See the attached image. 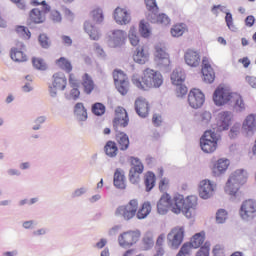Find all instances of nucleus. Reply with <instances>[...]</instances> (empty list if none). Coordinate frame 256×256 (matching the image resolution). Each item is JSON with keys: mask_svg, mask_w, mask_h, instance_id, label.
<instances>
[{"mask_svg": "<svg viewBox=\"0 0 256 256\" xmlns=\"http://www.w3.org/2000/svg\"><path fill=\"white\" fill-rule=\"evenodd\" d=\"M213 101L217 107H223V105H233L234 111L237 113H243L245 110V103L241 95L237 93H231L229 89L219 86L213 93Z\"/></svg>", "mask_w": 256, "mask_h": 256, "instance_id": "1", "label": "nucleus"}, {"mask_svg": "<svg viewBox=\"0 0 256 256\" xmlns=\"http://www.w3.org/2000/svg\"><path fill=\"white\" fill-rule=\"evenodd\" d=\"M132 83L138 89L147 91V89H159L163 85V75L159 71L147 68L144 70L143 77L137 74L132 76Z\"/></svg>", "mask_w": 256, "mask_h": 256, "instance_id": "2", "label": "nucleus"}, {"mask_svg": "<svg viewBox=\"0 0 256 256\" xmlns=\"http://www.w3.org/2000/svg\"><path fill=\"white\" fill-rule=\"evenodd\" d=\"M174 208L175 215L183 213L187 219L195 216V209H197V196H188L186 199L181 194L175 195Z\"/></svg>", "mask_w": 256, "mask_h": 256, "instance_id": "3", "label": "nucleus"}, {"mask_svg": "<svg viewBox=\"0 0 256 256\" xmlns=\"http://www.w3.org/2000/svg\"><path fill=\"white\" fill-rule=\"evenodd\" d=\"M31 3L34 6L39 5V7L30 11V21L36 24L43 23L45 21V14L51 11V6L47 5L45 1L39 3L37 0H31Z\"/></svg>", "mask_w": 256, "mask_h": 256, "instance_id": "4", "label": "nucleus"}, {"mask_svg": "<svg viewBox=\"0 0 256 256\" xmlns=\"http://www.w3.org/2000/svg\"><path fill=\"white\" fill-rule=\"evenodd\" d=\"M219 136L212 130L205 131L204 135L200 138V147L204 153H213L217 149V142Z\"/></svg>", "mask_w": 256, "mask_h": 256, "instance_id": "5", "label": "nucleus"}, {"mask_svg": "<svg viewBox=\"0 0 256 256\" xmlns=\"http://www.w3.org/2000/svg\"><path fill=\"white\" fill-rule=\"evenodd\" d=\"M137 209H139V202L133 199L128 204L119 206L115 211V216L122 217L125 221H131L137 215Z\"/></svg>", "mask_w": 256, "mask_h": 256, "instance_id": "6", "label": "nucleus"}, {"mask_svg": "<svg viewBox=\"0 0 256 256\" xmlns=\"http://www.w3.org/2000/svg\"><path fill=\"white\" fill-rule=\"evenodd\" d=\"M67 88V77L63 72H58L52 76V84L48 86L50 97H57V91H65Z\"/></svg>", "mask_w": 256, "mask_h": 256, "instance_id": "7", "label": "nucleus"}, {"mask_svg": "<svg viewBox=\"0 0 256 256\" xmlns=\"http://www.w3.org/2000/svg\"><path fill=\"white\" fill-rule=\"evenodd\" d=\"M239 215L242 221H253L256 218V200L243 201L240 205Z\"/></svg>", "mask_w": 256, "mask_h": 256, "instance_id": "8", "label": "nucleus"}, {"mask_svg": "<svg viewBox=\"0 0 256 256\" xmlns=\"http://www.w3.org/2000/svg\"><path fill=\"white\" fill-rule=\"evenodd\" d=\"M211 13L215 15V17H219V13H225V23L228 29L233 33H237V26H235L233 22V14L227 9V6L221 4L214 5L211 8Z\"/></svg>", "mask_w": 256, "mask_h": 256, "instance_id": "9", "label": "nucleus"}, {"mask_svg": "<svg viewBox=\"0 0 256 256\" xmlns=\"http://www.w3.org/2000/svg\"><path fill=\"white\" fill-rule=\"evenodd\" d=\"M113 79L118 93L127 95L129 93V78H127V75L121 70H115L113 72Z\"/></svg>", "mask_w": 256, "mask_h": 256, "instance_id": "10", "label": "nucleus"}, {"mask_svg": "<svg viewBox=\"0 0 256 256\" xmlns=\"http://www.w3.org/2000/svg\"><path fill=\"white\" fill-rule=\"evenodd\" d=\"M185 237V228L184 227H175L167 235V241L171 249H179L183 239Z\"/></svg>", "mask_w": 256, "mask_h": 256, "instance_id": "11", "label": "nucleus"}, {"mask_svg": "<svg viewBox=\"0 0 256 256\" xmlns=\"http://www.w3.org/2000/svg\"><path fill=\"white\" fill-rule=\"evenodd\" d=\"M131 168L129 171V181L133 185L139 183V175L143 173L145 166H143V162L137 157H130Z\"/></svg>", "mask_w": 256, "mask_h": 256, "instance_id": "12", "label": "nucleus"}, {"mask_svg": "<svg viewBox=\"0 0 256 256\" xmlns=\"http://www.w3.org/2000/svg\"><path fill=\"white\" fill-rule=\"evenodd\" d=\"M169 209L172 211V213H175L174 209H177V206L175 205V195L173 199H171V196L165 193L161 196L157 203V212L159 215H166Z\"/></svg>", "mask_w": 256, "mask_h": 256, "instance_id": "13", "label": "nucleus"}, {"mask_svg": "<svg viewBox=\"0 0 256 256\" xmlns=\"http://www.w3.org/2000/svg\"><path fill=\"white\" fill-rule=\"evenodd\" d=\"M140 237L141 232L139 230L124 232L118 236V243L120 247H133Z\"/></svg>", "mask_w": 256, "mask_h": 256, "instance_id": "14", "label": "nucleus"}, {"mask_svg": "<svg viewBox=\"0 0 256 256\" xmlns=\"http://www.w3.org/2000/svg\"><path fill=\"white\" fill-rule=\"evenodd\" d=\"M231 121H233V113L231 111H222L218 113L216 118V131L219 133L228 131L229 127H231Z\"/></svg>", "mask_w": 256, "mask_h": 256, "instance_id": "15", "label": "nucleus"}, {"mask_svg": "<svg viewBox=\"0 0 256 256\" xmlns=\"http://www.w3.org/2000/svg\"><path fill=\"white\" fill-rule=\"evenodd\" d=\"M155 63L159 67V69H167V67L170 65L171 60H169V54L165 51V48H163L161 45L155 46Z\"/></svg>", "mask_w": 256, "mask_h": 256, "instance_id": "16", "label": "nucleus"}, {"mask_svg": "<svg viewBox=\"0 0 256 256\" xmlns=\"http://www.w3.org/2000/svg\"><path fill=\"white\" fill-rule=\"evenodd\" d=\"M198 192L201 199H211V197H213L215 194V183L208 179L200 181Z\"/></svg>", "mask_w": 256, "mask_h": 256, "instance_id": "17", "label": "nucleus"}, {"mask_svg": "<svg viewBox=\"0 0 256 256\" xmlns=\"http://www.w3.org/2000/svg\"><path fill=\"white\" fill-rule=\"evenodd\" d=\"M242 133L246 137H253L256 133V114L251 113L242 122Z\"/></svg>", "mask_w": 256, "mask_h": 256, "instance_id": "18", "label": "nucleus"}, {"mask_svg": "<svg viewBox=\"0 0 256 256\" xmlns=\"http://www.w3.org/2000/svg\"><path fill=\"white\" fill-rule=\"evenodd\" d=\"M188 103L192 109H199L205 103V94L199 89H192L188 95Z\"/></svg>", "mask_w": 256, "mask_h": 256, "instance_id": "19", "label": "nucleus"}, {"mask_svg": "<svg viewBox=\"0 0 256 256\" xmlns=\"http://www.w3.org/2000/svg\"><path fill=\"white\" fill-rule=\"evenodd\" d=\"M129 125V116L127 115V110L125 108L119 106L115 109V118L113 121V126L115 131L119 129V127H127Z\"/></svg>", "mask_w": 256, "mask_h": 256, "instance_id": "20", "label": "nucleus"}, {"mask_svg": "<svg viewBox=\"0 0 256 256\" xmlns=\"http://www.w3.org/2000/svg\"><path fill=\"white\" fill-rule=\"evenodd\" d=\"M125 39H127V32L123 30H112L108 39L109 47H121L125 44Z\"/></svg>", "mask_w": 256, "mask_h": 256, "instance_id": "21", "label": "nucleus"}, {"mask_svg": "<svg viewBox=\"0 0 256 256\" xmlns=\"http://www.w3.org/2000/svg\"><path fill=\"white\" fill-rule=\"evenodd\" d=\"M202 75L205 83H213L215 81V72L209 64V59L204 57L202 59Z\"/></svg>", "mask_w": 256, "mask_h": 256, "instance_id": "22", "label": "nucleus"}, {"mask_svg": "<svg viewBox=\"0 0 256 256\" xmlns=\"http://www.w3.org/2000/svg\"><path fill=\"white\" fill-rule=\"evenodd\" d=\"M114 21L118 25H128V23H131V14L127 10L118 7L114 10Z\"/></svg>", "mask_w": 256, "mask_h": 256, "instance_id": "23", "label": "nucleus"}, {"mask_svg": "<svg viewBox=\"0 0 256 256\" xmlns=\"http://www.w3.org/2000/svg\"><path fill=\"white\" fill-rule=\"evenodd\" d=\"M135 111L139 117L145 119L149 115V102L143 97H139L135 101Z\"/></svg>", "mask_w": 256, "mask_h": 256, "instance_id": "24", "label": "nucleus"}, {"mask_svg": "<svg viewBox=\"0 0 256 256\" xmlns=\"http://www.w3.org/2000/svg\"><path fill=\"white\" fill-rule=\"evenodd\" d=\"M184 61L189 67H199L201 65V55L197 51L187 50L184 54Z\"/></svg>", "mask_w": 256, "mask_h": 256, "instance_id": "25", "label": "nucleus"}, {"mask_svg": "<svg viewBox=\"0 0 256 256\" xmlns=\"http://www.w3.org/2000/svg\"><path fill=\"white\" fill-rule=\"evenodd\" d=\"M230 164L231 162L227 158L218 159L212 168L213 175L215 177H220V175H223V173L229 169Z\"/></svg>", "mask_w": 256, "mask_h": 256, "instance_id": "26", "label": "nucleus"}, {"mask_svg": "<svg viewBox=\"0 0 256 256\" xmlns=\"http://www.w3.org/2000/svg\"><path fill=\"white\" fill-rule=\"evenodd\" d=\"M84 31L92 41H99L101 39V30L89 20L84 22Z\"/></svg>", "mask_w": 256, "mask_h": 256, "instance_id": "27", "label": "nucleus"}, {"mask_svg": "<svg viewBox=\"0 0 256 256\" xmlns=\"http://www.w3.org/2000/svg\"><path fill=\"white\" fill-rule=\"evenodd\" d=\"M147 19L150 21V23H158L160 25H169V23H171V18H169L167 14H159V12L148 14Z\"/></svg>", "mask_w": 256, "mask_h": 256, "instance_id": "28", "label": "nucleus"}, {"mask_svg": "<svg viewBox=\"0 0 256 256\" xmlns=\"http://www.w3.org/2000/svg\"><path fill=\"white\" fill-rule=\"evenodd\" d=\"M125 181V171H123L120 168H117L114 172V187H116V189H125L127 187Z\"/></svg>", "mask_w": 256, "mask_h": 256, "instance_id": "29", "label": "nucleus"}, {"mask_svg": "<svg viewBox=\"0 0 256 256\" xmlns=\"http://www.w3.org/2000/svg\"><path fill=\"white\" fill-rule=\"evenodd\" d=\"M247 181V171L243 169L236 170L228 179L229 183H237L243 185Z\"/></svg>", "mask_w": 256, "mask_h": 256, "instance_id": "30", "label": "nucleus"}, {"mask_svg": "<svg viewBox=\"0 0 256 256\" xmlns=\"http://www.w3.org/2000/svg\"><path fill=\"white\" fill-rule=\"evenodd\" d=\"M116 141L118 143L120 151H127L129 149V136L125 132L116 130Z\"/></svg>", "mask_w": 256, "mask_h": 256, "instance_id": "31", "label": "nucleus"}, {"mask_svg": "<svg viewBox=\"0 0 256 256\" xmlns=\"http://www.w3.org/2000/svg\"><path fill=\"white\" fill-rule=\"evenodd\" d=\"M21 47V50L18 48H12L10 50V57L12 61H15V63H23L27 61V55L23 53V47H25V45L21 44Z\"/></svg>", "mask_w": 256, "mask_h": 256, "instance_id": "32", "label": "nucleus"}, {"mask_svg": "<svg viewBox=\"0 0 256 256\" xmlns=\"http://www.w3.org/2000/svg\"><path fill=\"white\" fill-rule=\"evenodd\" d=\"M135 63L139 65H145L146 61H149V53L143 49V47L137 48L133 55Z\"/></svg>", "mask_w": 256, "mask_h": 256, "instance_id": "33", "label": "nucleus"}, {"mask_svg": "<svg viewBox=\"0 0 256 256\" xmlns=\"http://www.w3.org/2000/svg\"><path fill=\"white\" fill-rule=\"evenodd\" d=\"M74 115L78 121H87V108L83 103L78 102L74 106Z\"/></svg>", "mask_w": 256, "mask_h": 256, "instance_id": "34", "label": "nucleus"}, {"mask_svg": "<svg viewBox=\"0 0 256 256\" xmlns=\"http://www.w3.org/2000/svg\"><path fill=\"white\" fill-rule=\"evenodd\" d=\"M82 85L86 95H91V93H93V90L95 89V82H93V78H91L89 74L86 73L83 75Z\"/></svg>", "mask_w": 256, "mask_h": 256, "instance_id": "35", "label": "nucleus"}, {"mask_svg": "<svg viewBox=\"0 0 256 256\" xmlns=\"http://www.w3.org/2000/svg\"><path fill=\"white\" fill-rule=\"evenodd\" d=\"M173 85H181L185 81V71L183 68H176L170 77Z\"/></svg>", "mask_w": 256, "mask_h": 256, "instance_id": "36", "label": "nucleus"}, {"mask_svg": "<svg viewBox=\"0 0 256 256\" xmlns=\"http://www.w3.org/2000/svg\"><path fill=\"white\" fill-rule=\"evenodd\" d=\"M104 151L107 155V157H117V153H119V148L117 147V144L113 141H108L104 147Z\"/></svg>", "mask_w": 256, "mask_h": 256, "instance_id": "37", "label": "nucleus"}, {"mask_svg": "<svg viewBox=\"0 0 256 256\" xmlns=\"http://www.w3.org/2000/svg\"><path fill=\"white\" fill-rule=\"evenodd\" d=\"M155 173L147 172L144 176V185L146 187V191L149 192L155 187Z\"/></svg>", "mask_w": 256, "mask_h": 256, "instance_id": "38", "label": "nucleus"}, {"mask_svg": "<svg viewBox=\"0 0 256 256\" xmlns=\"http://www.w3.org/2000/svg\"><path fill=\"white\" fill-rule=\"evenodd\" d=\"M187 31V25L184 23L176 24L171 28L172 37H182Z\"/></svg>", "mask_w": 256, "mask_h": 256, "instance_id": "39", "label": "nucleus"}, {"mask_svg": "<svg viewBox=\"0 0 256 256\" xmlns=\"http://www.w3.org/2000/svg\"><path fill=\"white\" fill-rule=\"evenodd\" d=\"M151 213V203L144 202L142 207L136 212L137 219H145Z\"/></svg>", "mask_w": 256, "mask_h": 256, "instance_id": "40", "label": "nucleus"}, {"mask_svg": "<svg viewBox=\"0 0 256 256\" xmlns=\"http://www.w3.org/2000/svg\"><path fill=\"white\" fill-rule=\"evenodd\" d=\"M224 191L225 193H227V195H231L232 197H235V195H237V191H239V184L237 182L229 183V180H228L226 182Z\"/></svg>", "mask_w": 256, "mask_h": 256, "instance_id": "41", "label": "nucleus"}, {"mask_svg": "<svg viewBox=\"0 0 256 256\" xmlns=\"http://www.w3.org/2000/svg\"><path fill=\"white\" fill-rule=\"evenodd\" d=\"M146 9L149 12L148 15H153V13H159V6H157V0H144Z\"/></svg>", "mask_w": 256, "mask_h": 256, "instance_id": "42", "label": "nucleus"}, {"mask_svg": "<svg viewBox=\"0 0 256 256\" xmlns=\"http://www.w3.org/2000/svg\"><path fill=\"white\" fill-rule=\"evenodd\" d=\"M204 242H205V236L201 233H197L191 239L190 245H192L193 249H199V246Z\"/></svg>", "mask_w": 256, "mask_h": 256, "instance_id": "43", "label": "nucleus"}, {"mask_svg": "<svg viewBox=\"0 0 256 256\" xmlns=\"http://www.w3.org/2000/svg\"><path fill=\"white\" fill-rule=\"evenodd\" d=\"M143 245H144L145 251H148V249H151L155 245V241L153 240V233L147 232L144 235Z\"/></svg>", "mask_w": 256, "mask_h": 256, "instance_id": "44", "label": "nucleus"}, {"mask_svg": "<svg viewBox=\"0 0 256 256\" xmlns=\"http://www.w3.org/2000/svg\"><path fill=\"white\" fill-rule=\"evenodd\" d=\"M139 32L142 37H149L151 35V26L149 25V23L142 20L139 25Z\"/></svg>", "mask_w": 256, "mask_h": 256, "instance_id": "45", "label": "nucleus"}, {"mask_svg": "<svg viewBox=\"0 0 256 256\" xmlns=\"http://www.w3.org/2000/svg\"><path fill=\"white\" fill-rule=\"evenodd\" d=\"M57 65H59L66 73H71L73 71V66L71 65V62L67 60L65 57H61L57 60Z\"/></svg>", "mask_w": 256, "mask_h": 256, "instance_id": "46", "label": "nucleus"}, {"mask_svg": "<svg viewBox=\"0 0 256 256\" xmlns=\"http://www.w3.org/2000/svg\"><path fill=\"white\" fill-rule=\"evenodd\" d=\"M128 38L133 47H137V45H139V36L137 35V30H135L134 27L130 28Z\"/></svg>", "mask_w": 256, "mask_h": 256, "instance_id": "47", "label": "nucleus"}, {"mask_svg": "<svg viewBox=\"0 0 256 256\" xmlns=\"http://www.w3.org/2000/svg\"><path fill=\"white\" fill-rule=\"evenodd\" d=\"M45 121H47V117L46 116H38L35 120H34V124L32 126V131H39L42 129L43 127V123H45Z\"/></svg>", "mask_w": 256, "mask_h": 256, "instance_id": "48", "label": "nucleus"}, {"mask_svg": "<svg viewBox=\"0 0 256 256\" xmlns=\"http://www.w3.org/2000/svg\"><path fill=\"white\" fill-rule=\"evenodd\" d=\"M92 113H94V115H97V117H101V115H105V105L99 102L93 104Z\"/></svg>", "mask_w": 256, "mask_h": 256, "instance_id": "49", "label": "nucleus"}, {"mask_svg": "<svg viewBox=\"0 0 256 256\" xmlns=\"http://www.w3.org/2000/svg\"><path fill=\"white\" fill-rule=\"evenodd\" d=\"M227 216H228L227 210L219 209L216 212V223H218V224L225 223L227 221Z\"/></svg>", "mask_w": 256, "mask_h": 256, "instance_id": "50", "label": "nucleus"}, {"mask_svg": "<svg viewBox=\"0 0 256 256\" xmlns=\"http://www.w3.org/2000/svg\"><path fill=\"white\" fill-rule=\"evenodd\" d=\"M32 63L34 65L35 69H38L39 71H46L47 70V64L41 58H33Z\"/></svg>", "mask_w": 256, "mask_h": 256, "instance_id": "51", "label": "nucleus"}, {"mask_svg": "<svg viewBox=\"0 0 256 256\" xmlns=\"http://www.w3.org/2000/svg\"><path fill=\"white\" fill-rule=\"evenodd\" d=\"M92 18L95 23H103V19H105V17L103 16V10L101 8L93 10Z\"/></svg>", "mask_w": 256, "mask_h": 256, "instance_id": "52", "label": "nucleus"}, {"mask_svg": "<svg viewBox=\"0 0 256 256\" xmlns=\"http://www.w3.org/2000/svg\"><path fill=\"white\" fill-rule=\"evenodd\" d=\"M16 33H18V35L24 39H31V32L29 31V28L25 26L16 27Z\"/></svg>", "mask_w": 256, "mask_h": 256, "instance_id": "53", "label": "nucleus"}, {"mask_svg": "<svg viewBox=\"0 0 256 256\" xmlns=\"http://www.w3.org/2000/svg\"><path fill=\"white\" fill-rule=\"evenodd\" d=\"M240 133H241V124L234 123L230 129L229 137L230 139H235V137H237V135H239Z\"/></svg>", "mask_w": 256, "mask_h": 256, "instance_id": "54", "label": "nucleus"}, {"mask_svg": "<svg viewBox=\"0 0 256 256\" xmlns=\"http://www.w3.org/2000/svg\"><path fill=\"white\" fill-rule=\"evenodd\" d=\"M38 41L43 49H49L51 46V42H49V37H47V34H40Z\"/></svg>", "mask_w": 256, "mask_h": 256, "instance_id": "55", "label": "nucleus"}, {"mask_svg": "<svg viewBox=\"0 0 256 256\" xmlns=\"http://www.w3.org/2000/svg\"><path fill=\"white\" fill-rule=\"evenodd\" d=\"M87 191H89V189H87V187H85V186H82L80 188H77L71 194V197H72V199H77V197H82V195H85V193H87Z\"/></svg>", "mask_w": 256, "mask_h": 256, "instance_id": "56", "label": "nucleus"}, {"mask_svg": "<svg viewBox=\"0 0 256 256\" xmlns=\"http://www.w3.org/2000/svg\"><path fill=\"white\" fill-rule=\"evenodd\" d=\"M209 247H211V244L209 242H206L196 253V256H209Z\"/></svg>", "mask_w": 256, "mask_h": 256, "instance_id": "57", "label": "nucleus"}, {"mask_svg": "<svg viewBox=\"0 0 256 256\" xmlns=\"http://www.w3.org/2000/svg\"><path fill=\"white\" fill-rule=\"evenodd\" d=\"M176 93H177V97H184V95H187V86L183 85V83H181L180 85H176Z\"/></svg>", "mask_w": 256, "mask_h": 256, "instance_id": "58", "label": "nucleus"}, {"mask_svg": "<svg viewBox=\"0 0 256 256\" xmlns=\"http://www.w3.org/2000/svg\"><path fill=\"white\" fill-rule=\"evenodd\" d=\"M200 117L203 125H207L211 121V112L204 111Z\"/></svg>", "mask_w": 256, "mask_h": 256, "instance_id": "59", "label": "nucleus"}, {"mask_svg": "<svg viewBox=\"0 0 256 256\" xmlns=\"http://www.w3.org/2000/svg\"><path fill=\"white\" fill-rule=\"evenodd\" d=\"M37 222L35 220H27L22 223L23 229H35Z\"/></svg>", "mask_w": 256, "mask_h": 256, "instance_id": "60", "label": "nucleus"}, {"mask_svg": "<svg viewBox=\"0 0 256 256\" xmlns=\"http://www.w3.org/2000/svg\"><path fill=\"white\" fill-rule=\"evenodd\" d=\"M51 19L52 21H54V23H61V13H59V11L56 10H52L51 11Z\"/></svg>", "mask_w": 256, "mask_h": 256, "instance_id": "61", "label": "nucleus"}, {"mask_svg": "<svg viewBox=\"0 0 256 256\" xmlns=\"http://www.w3.org/2000/svg\"><path fill=\"white\" fill-rule=\"evenodd\" d=\"M191 249H193V246L191 245V242L183 244L180 251L185 253V255H191Z\"/></svg>", "mask_w": 256, "mask_h": 256, "instance_id": "62", "label": "nucleus"}, {"mask_svg": "<svg viewBox=\"0 0 256 256\" xmlns=\"http://www.w3.org/2000/svg\"><path fill=\"white\" fill-rule=\"evenodd\" d=\"M213 256H223V247L221 245H216L212 250Z\"/></svg>", "mask_w": 256, "mask_h": 256, "instance_id": "63", "label": "nucleus"}, {"mask_svg": "<svg viewBox=\"0 0 256 256\" xmlns=\"http://www.w3.org/2000/svg\"><path fill=\"white\" fill-rule=\"evenodd\" d=\"M246 81L250 87L256 89V77L255 76H246Z\"/></svg>", "mask_w": 256, "mask_h": 256, "instance_id": "64", "label": "nucleus"}]
</instances>
